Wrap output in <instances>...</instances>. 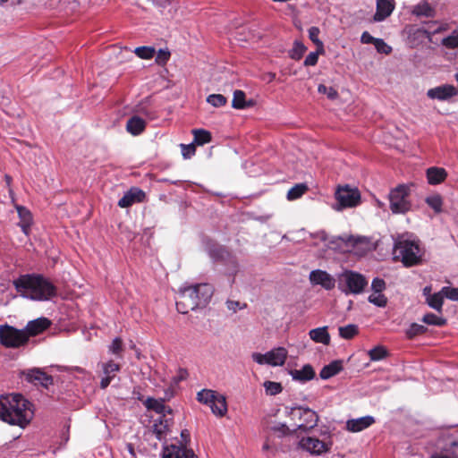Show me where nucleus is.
<instances>
[{
	"label": "nucleus",
	"mask_w": 458,
	"mask_h": 458,
	"mask_svg": "<svg viewBox=\"0 0 458 458\" xmlns=\"http://www.w3.org/2000/svg\"><path fill=\"white\" fill-rule=\"evenodd\" d=\"M360 192L356 187L350 185L339 186L335 191L336 204L335 209L341 211L344 208H352L360 205Z\"/></svg>",
	"instance_id": "nucleus-7"
},
{
	"label": "nucleus",
	"mask_w": 458,
	"mask_h": 458,
	"mask_svg": "<svg viewBox=\"0 0 458 458\" xmlns=\"http://www.w3.org/2000/svg\"><path fill=\"white\" fill-rule=\"evenodd\" d=\"M263 386H264L266 394L268 395L278 394L283 390L282 385L278 382L265 381Z\"/></svg>",
	"instance_id": "nucleus-41"
},
{
	"label": "nucleus",
	"mask_w": 458,
	"mask_h": 458,
	"mask_svg": "<svg viewBox=\"0 0 458 458\" xmlns=\"http://www.w3.org/2000/svg\"><path fill=\"white\" fill-rule=\"evenodd\" d=\"M374 422V417L367 415L357 419L348 420L346 422V428L350 432L357 433L368 428Z\"/></svg>",
	"instance_id": "nucleus-18"
},
{
	"label": "nucleus",
	"mask_w": 458,
	"mask_h": 458,
	"mask_svg": "<svg viewBox=\"0 0 458 458\" xmlns=\"http://www.w3.org/2000/svg\"><path fill=\"white\" fill-rule=\"evenodd\" d=\"M425 201L436 213L442 211L443 199L439 194L429 195Z\"/></svg>",
	"instance_id": "nucleus-37"
},
{
	"label": "nucleus",
	"mask_w": 458,
	"mask_h": 458,
	"mask_svg": "<svg viewBox=\"0 0 458 458\" xmlns=\"http://www.w3.org/2000/svg\"><path fill=\"white\" fill-rule=\"evenodd\" d=\"M422 321L428 325L442 327L446 324V319L433 313H427L423 316Z\"/></svg>",
	"instance_id": "nucleus-38"
},
{
	"label": "nucleus",
	"mask_w": 458,
	"mask_h": 458,
	"mask_svg": "<svg viewBox=\"0 0 458 458\" xmlns=\"http://www.w3.org/2000/svg\"><path fill=\"white\" fill-rule=\"evenodd\" d=\"M332 446L330 437L324 434L323 438L314 436L303 437L298 443V447L311 455H322L328 453Z\"/></svg>",
	"instance_id": "nucleus-9"
},
{
	"label": "nucleus",
	"mask_w": 458,
	"mask_h": 458,
	"mask_svg": "<svg viewBox=\"0 0 458 458\" xmlns=\"http://www.w3.org/2000/svg\"><path fill=\"white\" fill-rule=\"evenodd\" d=\"M156 54H157V55H156V63L160 65L166 64V62L169 60L170 55H171V54L167 48L159 49V51Z\"/></svg>",
	"instance_id": "nucleus-50"
},
{
	"label": "nucleus",
	"mask_w": 458,
	"mask_h": 458,
	"mask_svg": "<svg viewBox=\"0 0 458 458\" xmlns=\"http://www.w3.org/2000/svg\"><path fill=\"white\" fill-rule=\"evenodd\" d=\"M217 394L214 390L203 389L197 394V400L201 403L208 405L212 410L215 406V398H216Z\"/></svg>",
	"instance_id": "nucleus-29"
},
{
	"label": "nucleus",
	"mask_w": 458,
	"mask_h": 458,
	"mask_svg": "<svg viewBox=\"0 0 458 458\" xmlns=\"http://www.w3.org/2000/svg\"><path fill=\"white\" fill-rule=\"evenodd\" d=\"M181 437L182 439V443H181V445L180 446H185L186 447V445L187 443L190 441V433L187 429H184L181 432Z\"/></svg>",
	"instance_id": "nucleus-61"
},
{
	"label": "nucleus",
	"mask_w": 458,
	"mask_h": 458,
	"mask_svg": "<svg viewBox=\"0 0 458 458\" xmlns=\"http://www.w3.org/2000/svg\"><path fill=\"white\" fill-rule=\"evenodd\" d=\"M448 30V24L445 22L432 21L428 23V27L425 30L428 39H431V36L441 33Z\"/></svg>",
	"instance_id": "nucleus-34"
},
{
	"label": "nucleus",
	"mask_w": 458,
	"mask_h": 458,
	"mask_svg": "<svg viewBox=\"0 0 458 458\" xmlns=\"http://www.w3.org/2000/svg\"><path fill=\"white\" fill-rule=\"evenodd\" d=\"M442 293H445V298L451 301H458V288L445 286L442 288Z\"/></svg>",
	"instance_id": "nucleus-55"
},
{
	"label": "nucleus",
	"mask_w": 458,
	"mask_h": 458,
	"mask_svg": "<svg viewBox=\"0 0 458 458\" xmlns=\"http://www.w3.org/2000/svg\"><path fill=\"white\" fill-rule=\"evenodd\" d=\"M226 101V98L221 94H211L207 98V102L215 107L225 106Z\"/></svg>",
	"instance_id": "nucleus-44"
},
{
	"label": "nucleus",
	"mask_w": 458,
	"mask_h": 458,
	"mask_svg": "<svg viewBox=\"0 0 458 458\" xmlns=\"http://www.w3.org/2000/svg\"><path fill=\"white\" fill-rule=\"evenodd\" d=\"M194 142L198 145H204L211 140V135L205 130H194Z\"/></svg>",
	"instance_id": "nucleus-40"
},
{
	"label": "nucleus",
	"mask_w": 458,
	"mask_h": 458,
	"mask_svg": "<svg viewBox=\"0 0 458 458\" xmlns=\"http://www.w3.org/2000/svg\"><path fill=\"white\" fill-rule=\"evenodd\" d=\"M212 412L216 417H224L227 412V403L225 395L217 394L215 398V406L212 409Z\"/></svg>",
	"instance_id": "nucleus-31"
},
{
	"label": "nucleus",
	"mask_w": 458,
	"mask_h": 458,
	"mask_svg": "<svg viewBox=\"0 0 458 458\" xmlns=\"http://www.w3.org/2000/svg\"><path fill=\"white\" fill-rule=\"evenodd\" d=\"M288 414L291 420L295 422L294 425L296 428L293 429V432H295L296 429H302L304 431L310 430L313 428L318 421L317 413L309 408L293 407L290 409Z\"/></svg>",
	"instance_id": "nucleus-8"
},
{
	"label": "nucleus",
	"mask_w": 458,
	"mask_h": 458,
	"mask_svg": "<svg viewBox=\"0 0 458 458\" xmlns=\"http://www.w3.org/2000/svg\"><path fill=\"white\" fill-rule=\"evenodd\" d=\"M446 171L442 167H430L427 170V179L429 184H439L445 180Z\"/></svg>",
	"instance_id": "nucleus-26"
},
{
	"label": "nucleus",
	"mask_w": 458,
	"mask_h": 458,
	"mask_svg": "<svg viewBox=\"0 0 458 458\" xmlns=\"http://www.w3.org/2000/svg\"><path fill=\"white\" fill-rule=\"evenodd\" d=\"M360 40L363 44H374L377 38L372 37L369 32L365 31L362 33Z\"/></svg>",
	"instance_id": "nucleus-59"
},
{
	"label": "nucleus",
	"mask_w": 458,
	"mask_h": 458,
	"mask_svg": "<svg viewBox=\"0 0 458 458\" xmlns=\"http://www.w3.org/2000/svg\"><path fill=\"white\" fill-rule=\"evenodd\" d=\"M394 9V0H377V11L374 15L375 21H382L393 13Z\"/></svg>",
	"instance_id": "nucleus-20"
},
{
	"label": "nucleus",
	"mask_w": 458,
	"mask_h": 458,
	"mask_svg": "<svg viewBox=\"0 0 458 458\" xmlns=\"http://www.w3.org/2000/svg\"><path fill=\"white\" fill-rule=\"evenodd\" d=\"M32 403L21 394L0 396V420L20 428H25L32 420Z\"/></svg>",
	"instance_id": "nucleus-1"
},
{
	"label": "nucleus",
	"mask_w": 458,
	"mask_h": 458,
	"mask_svg": "<svg viewBox=\"0 0 458 458\" xmlns=\"http://www.w3.org/2000/svg\"><path fill=\"white\" fill-rule=\"evenodd\" d=\"M21 296L34 300L47 301L55 293V286L40 275H23L13 281Z\"/></svg>",
	"instance_id": "nucleus-2"
},
{
	"label": "nucleus",
	"mask_w": 458,
	"mask_h": 458,
	"mask_svg": "<svg viewBox=\"0 0 458 458\" xmlns=\"http://www.w3.org/2000/svg\"><path fill=\"white\" fill-rule=\"evenodd\" d=\"M253 106L252 101L245 100V93L242 90H235L232 101V106L235 109H244Z\"/></svg>",
	"instance_id": "nucleus-30"
},
{
	"label": "nucleus",
	"mask_w": 458,
	"mask_h": 458,
	"mask_svg": "<svg viewBox=\"0 0 458 458\" xmlns=\"http://www.w3.org/2000/svg\"><path fill=\"white\" fill-rule=\"evenodd\" d=\"M318 91L321 94H326L329 99H335L338 98L337 91L332 87H327L323 84H319Z\"/></svg>",
	"instance_id": "nucleus-49"
},
{
	"label": "nucleus",
	"mask_w": 458,
	"mask_h": 458,
	"mask_svg": "<svg viewBox=\"0 0 458 458\" xmlns=\"http://www.w3.org/2000/svg\"><path fill=\"white\" fill-rule=\"evenodd\" d=\"M226 306H227L228 310H233L234 312L237 310L242 309V307L240 306V302L239 301H228L226 302Z\"/></svg>",
	"instance_id": "nucleus-60"
},
{
	"label": "nucleus",
	"mask_w": 458,
	"mask_h": 458,
	"mask_svg": "<svg viewBox=\"0 0 458 458\" xmlns=\"http://www.w3.org/2000/svg\"><path fill=\"white\" fill-rule=\"evenodd\" d=\"M172 423V418L171 416H167L165 418L164 417H158L155 420L154 425H153V432L156 435L157 438L158 440H162L165 437L169 428Z\"/></svg>",
	"instance_id": "nucleus-21"
},
{
	"label": "nucleus",
	"mask_w": 458,
	"mask_h": 458,
	"mask_svg": "<svg viewBox=\"0 0 458 458\" xmlns=\"http://www.w3.org/2000/svg\"><path fill=\"white\" fill-rule=\"evenodd\" d=\"M21 375L26 381L36 386H42L45 389H48L50 386H53V377L41 369L32 368L25 369L21 372Z\"/></svg>",
	"instance_id": "nucleus-12"
},
{
	"label": "nucleus",
	"mask_w": 458,
	"mask_h": 458,
	"mask_svg": "<svg viewBox=\"0 0 458 458\" xmlns=\"http://www.w3.org/2000/svg\"><path fill=\"white\" fill-rule=\"evenodd\" d=\"M411 13L417 17H433L435 14L434 8L428 3L427 0H422L413 6Z\"/></svg>",
	"instance_id": "nucleus-27"
},
{
	"label": "nucleus",
	"mask_w": 458,
	"mask_h": 458,
	"mask_svg": "<svg viewBox=\"0 0 458 458\" xmlns=\"http://www.w3.org/2000/svg\"><path fill=\"white\" fill-rule=\"evenodd\" d=\"M319 29L318 27H311L309 30V37L310 40L318 46V48L320 49L321 52H324L323 43L318 38Z\"/></svg>",
	"instance_id": "nucleus-46"
},
{
	"label": "nucleus",
	"mask_w": 458,
	"mask_h": 458,
	"mask_svg": "<svg viewBox=\"0 0 458 458\" xmlns=\"http://www.w3.org/2000/svg\"><path fill=\"white\" fill-rule=\"evenodd\" d=\"M367 285V279L360 273L345 270L339 276L338 288L345 294H360Z\"/></svg>",
	"instance_id": "nucleus-5"
},
{
	"label": "nucleus",
	"mask_w": 458,
	"mask_h": 458,
	"mask_svg": "<svg viewBox=\"0 0 458 458\" xmlns=\"http://www.w3.org/2000/svg\"><path fill=\"white\" fill-rule=\"evenodd\" d=\"M161 458H198L191 449L176 445H165L163 447Z\"/></svg>",
	"instance_id": "nucleus-14"
},
{
	"label": "nucleus",
	"mask_w": 458,
	"mask_h": 458,
	"mask_svg": "<svg viewBox=\"0 0 458 458\" xmlns=\"http://www.w3.org/2000/svg\"><path fill=\"white\" fill-rule=\"evenodd\" d=\"M309 280L312 285H320L327 291L335 286V277L325 270L315 269L310 273Z\"/></svg>",
	"instance_id": "nucleus-13"
},
{
	"label": "nucleus",
	"mask_w": 458,
	"mask_h": 458,
	"mask_svg": "<svg viewBox=\"0 0 458 458\" xmlns=\"http://www.w3.org/2000/svg\"><path fill=\"white\" fill-rule=\"evenodd\" d=\"M270 449V445L267 441H266L262 446L263 451H268Z\"/></svg>",
	"instance_id": "nucleus-63"
},
{
	"label": "nucleus",
	"mask_w": 458,
	"mask_h": 458,
	"mask_svg": "<svg viewBox=\"0 0 458 458\" xmlns=\"http://www.w3.org/2000/svg\"><path fill=\"white\" fill-rule=\"evenodd\" d=\"M101 367L104 377L100 381V386L105 389L109 386L113 378L115 377V374L120 370V366L113 360H109L102 363Z\"/></svg>",
	"instance_id": "nucleus-19"
},
{
	"label": "nucleus",
	"mask_w": 458,
	"mask_h": 458,
	"mask_svg": "<svg viewBox=\"0 0 458 458\" xmlns=\"http://www.w3.org/2000/svg\"><path fill=\"white\" fill-rule=\"evenodd\" d=\"M28 343V335L23 329H17L7 324L0 326V344L6 348H19Z\"/></svg>",
	"instance_id": "nucleus-10"
},
{
	"label": "nucleus",
	"mask_w": 458,
	"mask_h": 458,
	"mask_svg": "<svg viewBox=\"0 0 458 458\" xmlns=\"http://www.w3.org/2000/svg\"><path fill=\"white\" fill-rule=\"evenodd\" d=\"M308 191V186L304 183H299L292 187L287 192V199L294 200L301 198Z\"/></svg>",
	"instance_id": "nucleus-36"
},
{
	"label": "nucleus",
	"mask_w": 458,
	"mask_h": 458,
	"mask_svg": "<svg viewBox=\"0 0 458 458\" xmlns=\"http://www.w3.org/2000/svg\"><path fill=\"white\" fill-rule=\"evenodd\" d=\"M358 334V327L356 325L350 324L345 327H339V335L344 339H352Z\"/></svg>",
	"instance_id": "nucleus-39"
},
{
	"label": "nucleus",
	"mask_w": 458,
	"mask_h": 458,
	"mask_svg": "<svg viewBox=\"0 0 458 458\" xmlns=\"http://www.w3.org/2000/svg\"><path fill=\"white\" fill-rule=\"evenodd\" d=\"M344 369L343 360H335L330 362L329 364L324 366L320 370L319 377L322 379H328L339 372H341Z\"/></svg>",
	"instance_id": "nucleus-25"
},
{
	"label": "nucleus",
	"mask_w": 458,
	"mask_h": 458,
	"mask_svg": "<svg viewBox=\"0 0 458 458\" xmlns=\"http://www.w3.org/2000/svg\"><path fill=\"white\" fill-rule=\"evenodd\" d=\"M393 256L394 260L401 261L405 267H411L422 261L424 250L419 240L401 235L394 241Z\"/></svg>",
	"instance_id": "nucleus-4"
},
{
	"label": "nucleus",
	"mask_w": 458,
	"mask_h": 458,
	"mask_svg": "<svg viewBox=\"0 0 458 458\" xmlns=\"http://www.w3.org/2000/svg\"><path fill=\"white\" fill-rule=\"evenodd\" d=\"M369 301L377 307L383 308L387 303L386 297L382 294L381 293H371L369 298Z\"/></svg>",
	"instance_id": "nucleus-43"
},
{
	"label": "nucleus",
	"mask_w": 458,
	"mask_h": 458,
	"mask_svg": "<svg viewBox=\"0 0 458 458\" xmlns=\"http://www.w3.org/2000/svg\"><path fill=\"white\" fill-rule=\"evenodd\" d=\"M145 406L149 409L155 411L159 414V417H167L172 415V410L170 407L165 405L163 400H157L154 398H148L145 401Z\"/></svg>",
	"instance_id": "nucleus-23"
},
{
	"label": "nucleus",
	"mask_w": 458,
	"mask_h": 458,
	"mask_svg": "<svg viewBox=\"0 0 458 458\" xmlns=\"http://www.w3.org/2000/svg\"><path fill=\"white\" fill-rule=\"evenodd\" d=\"M457 95L455 87L449 84L440 85L427 91V96L430 99H437L440 101L447 100Z\"/></svg>",
	"instance_id": "nucleus-15"
},
{
	"label": "nucleus",
	"mask_w": 458,
	"mask_h": 458,
	"mask_svg": "<svg viewBox=\"0 0 458 458\" xmlns=\"http://www.w3.org/2000/svg\"><path fill=\"white\" fill-rule=\"evenodd\" d=\"M411 185L400 184L392 189L388 199L390 209L394 214H405L411 209V204L409 200V195Z\"/></svg>",
	"instance_id": "nucleus-6"
},
{
	"label": "nucleus",
	"mask_w": 458,
	"mask_h": 458,
	"mask_svg": "<svg viewBox=\"0 0 458 458\" xmlns=\"http://www.w3.org/2000/svg\"><path fill=\"white\" fill-rule=\"evenodd\" d=\"M181 149H182V155L184 158H191L192 156H194L196 148L194 143L191 144H181Z\"/></svg>",
	"instance_id": "nucleus-54"
},
{
	"label": "nucleus",
	"mask_w": 458,
	"mask_h": 458,
	"mask_svg": "<svg viewBox=\"0 0 458 458\" xmlns=\"http://www.w3.org/2000/svg\"><path fill=\"white\" fill-rule=\"evenodd\" d=\"M17 212L21 218L20 225H21L22 231L25 233H28L27 230L30 225L31 219H32L31 214H30V210H28L26 208L21 207V206L17 207Z\"/></svg>",
	"instance_id": "nucleus-33"
},
{
	"label": "nucleus",
	"mask_w": 458,
	"mask_h": 458,
	"mask_svg": "<svg viewBox=\"0 0 458 458\" xmlns=\"http://www.w3.org/2000/svg\"><path fill=\"white\" fill-rule=\"evenodd\" d=\"M306 51V47L301 42H295L294 47L290 54L291 57L299 60Z\"/></svg>",
	"instance_id": "nucleus-48"
},
{
	"label": "nucleus",
	"mask_w": 458,
	"mask_h": 458,
	"mask_svg": "<svg viewBox=\"0 0 458 458\" xmlns=\"http://www.w3.org/2000/svg\"><path fill=\"white\" fill-rule=\"evenodd\" d=\"M322 52L320 51L319 48H318V50L316 52H310L307 57L305 58L304 60V65L305 66H314L317 64L318 63V55L319 54H321Z\"/></svg>",
	"instance_id": "nucleus-52"
},
{
	"label": "nucleus",
	"mask_w": 458,
	"mask_h": 458,
	"mask_svg": "<svg viewBox=\"0 0 458 458\" xmlns=\"http://www.w3.org/2000/svg\"><path fill=\"white\" fill-rule=\"evenodd\" d=\"M133 53L140 59L149 60L156 55V49L153 47L143 46L136 47Z\"/></svg>",
	"instance_id": "nucleus-35"
},
{
	"label": "nucleus",
	"mask_w": 458,
	"mask_h": 458,
	"mask_svg": "<svg viewBox=\"0 0 458 458\" xmlns=\"http://www.w3.org/2000/svg\"><path fill=\"white\" fill-rule=\"evenodd\" d=\"M50 325L51 322L48 318L41 317L29 321L23 330L27 334L29 339L30 336H35L41 334L47 329Z\"/></svg>",
	"instance_id": "nucleus-16"
},
{
	"label": "nucleus",
	"mask_w": 458,
	"mask_h": 458,
	"mask_svg": "<svg viewBox=\"0 0 458 458\" xmlns=\"http://www.w3.org/2000/svg\"><path fill=\"white\" fill-rule=\"evenodd\" d=\"M271 430L278 435V437H284L293 432L285 424H276L271 428Z\"/></svg>",
	"instance_id": "nucleus-51"
},
{
	"label": "nucleus",
	"mask_w": 458,
	"mask_h": 458,
	"mask_svg": "<svg viewBox=\"0 0 458 458\" xmlns=\"http://www.w3.org/2000/svg\"><path fill=\"white\" fill-rule=\"evenodd\" d=\"M214 289L209 284H197L182 287L176 301L177 310L187 314L190 310L205 307L211 300Z\"/></svg>",
	"instance_id": "nucleus-3"
},
{
	"label": "nucleus",
	"mask_w": 458,
	"mask_h": 458,
	"mask_svg": "<svg viewBox=\"0 0 458 458\" xmlns=\"http://www.w3.org/2000/svg\"><path fill=\"white\" fill-rule=\"evenodd\" d=\"M423 295L425 296L426 298V301H428V298L432 296L433 294L431 293V286H426L424 289H423Z\"/></svg>",
	"instance_id": "nucleus-62"
},
{
	"label": "nucleus",
	"mask_w": 458,
	"mask_h": 458,
	"mask_svg": "<svg viewBox=\"0 0 458 458\" xmlns=\"http://www.w3.org/2000/svg\"><path fill=\"white\" fill-rule=\"evenodd\" d=\"M123 350V341L121 338L116 337L113 340L109 346V351L114 354H119Z\"/></svg>",
	"instance_id": "nucleus-56"
},
{
	"label": "nucleus",
	"mask_w": 458,
	"mask_h": 458,
	"mask_svg": "<svg viewBox=\"0 0 458 458\" xmlns=\"http://www.w3.org/2000/svg\"><path fill=\"white\" fill-rule=\"evenodd\" d=\"M427 331V328L420 324L412 323L406 331V335L409 338H413L416 335H422Z\"/></svg>",
	"instance_id": "nucleus-45"
},
{
	"label": "nucleus",
	"mask_w": 458,
	"mask_h": 458,
	"mask_svg": "<svg viewBox=\"0 0 458 458\" xmlns=\"http://www.w3.org/2000/svg\"><path fill=\"white\" fill-rule=\"evenodd\" d=\"M145 198V192L139 188L130 189L118 201L120 208H129L134 203L143 201Z\"/></svg>",
	"instance_id": "nucleus-17"
},
{
	"label": "nucleus",
	"mask_w": 458,
	"mask_h": 458,
	"mask_svg": "<svg viewBox=\"0 0 458 458\" xmlns=\"http://www.w3.org/2000/svg\"><path fill=\"white\" fill-rule=\"evenodd\" d=\"M146 126V122L140 116L134 115L131 117L126 123L127 131L132 135L140 134Z\"/></svg>",
	"instance_id": "nucleus-28"
},
{
	"label": "nucleus",
	"mask_w": 458,
	"mask_h": 458,
	"mask_svg": "<svg viewBox=\"0 0 458 458\" xmlns=\"http://www.w3.org/2000/svg\"><path fill=\"white\" fill-rule=\"evenodd\" d=\"M290 375L293 380L299 382H307L315 377V370L310 364H305L300 369H293L290 371Z\"/></svg>",
	"instance_id": "nucleus-22"
},
{
	"label": "nucleus",
	"mask_w": 458,
	"mask_h": 458,
	"mask_svg": "<svg viewBox=\"0 0 458 458\" xmlns=\"http://www.w3.org/2000/svg\"><path fill=\"white\" fill-rule=\"evenodd\" d=\"M386 288V283L381 278H374L371 283V289L374 293H382Z\"/></svg>",
	"instance_id": "nucleus-57"
},
{
	"label": "nucleus",
	"mask_w": 458,
	"mask_h": 458,
	"mask_svg": "<svg viewBox=\"0 0 458 458\" xmlns=\"http://www.w3.org/2000/svg\"><path fill=\"white\" fill-rule=\"evenodd\" d=\"M71 307V304L67 303V304H62V306L59 305V312L62 310H64L66 308H70Z\"/></svg>",
	"instance_id": "nucleus-64"
},
{
	"label": "nucleus",
	"mask_w": 458,
	"mask_h": 458,
	"mask_svg": "<svg viewBox=\"0 0 458 458\" xmlns=\"http://www.w3.org/2000/svg\"><path fill=\"white\" fill-rule=\"evenodd\" d=\"M287 356L288 351L284 347H276L266 353L253 352L251 359L259 365L279 367L285 363Z\"/></svg>",
	"instance_id": "nucleus-11"
},
{
	"label": "nucleus",
	"mask_w": 458,
	"mask_h": 458,
	"mask_svg": "<svg viewBox=\"0 0 458 458\" xmlns=\"http://www.w3.org/2000/svg\"><path fill=\"white\" fill-rule=\"evenodd\" d=\"M309 336L313 342L322 344L324 345H328L331 341L327 327H321L310 330Z\"/></svg>",
	"instance_id": "nucleus-24"
},
{
	"label": "nucleus",
	"mask_w": 458,
	"mask_h": 458,
	"mask_svg": "<svg viewBox=\"0 0 458 458\" xmlns=\"http://www.w3.org/2000/svg\"><path fill=\"white\" fill-rule=\"evenodd\" d=\"M369 355L371 360H380L386 355V351L382 346H377L369 352Z\"/></svg>",
	"instance_id": "nucleus-47"
},
{
	"label": "nucleus",
	"mask_w": 458,
	"mask_h": 458,
	"mask_svg": "<svg viewBox=\"0 0 458 458\" xmlns=\"http://www.w3.org/2000/svg\"><path fill=\"white\" fill-rule=\"evenodd\" d=\"M187 377L188 371L185 369H179L176 377H174V381L177 384L178 382L186 379Z\"/></svg>",
	"instance_id": "nucleus-58"
},
{
	"label": "nucleus",
	"mask_w": 458,
	"mask_h": 458,
	"mask_svg": "<svg viewBox=\"0 0 458 458\" xmlns=\"http://www.w3.org/2000/svg\"><path fill=\"white\" fill-rule=\"evenodd\" d=\"M374 46H375L376 49L377 50V52H379V53L387 55V54H390L392 51V47L390 46H388L381 38H377V40H375Z\"/></svg>",
	"instance_id": "nucleus-53"
},
{
	"label": "nucleus",
	"mask_w": 458,
	"mask_h": 458,
	"mask_svg": "<svg viewBox=\"0 0 458 458\" xmlns=\"http://www.w3.org/2000/svg\"><path fill=\"white\" fill-rule=\"evenodd\" d=\"M441 44L450 49L455 48L458 47V30H454L451 35L444 38L441 40Z\"/></svg>",
	"instance_id": "nucleus-42"
},
{
	"label": "nucleus",
	"mask_w": 458,
	"mask_h": 458,
	"mask_svg": "<svg viewBox=\"0 0 458 458\" xmlns=\"http://www.w3.org/2000/svg\"><path fill=\"white\" fill-rule=\"evenodd\" d=\"M445 298V293H442L441 289L439 292L433 293L432 296L428 298L427 304L437 312H441Z\"/></svg>",
	"instance_id": "nucleus-32"
}]
</instances>
